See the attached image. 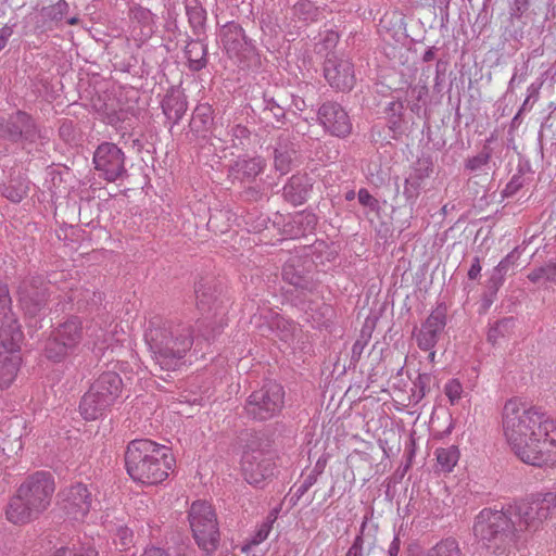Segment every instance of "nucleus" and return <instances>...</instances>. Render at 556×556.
Returning a JSON list of instances; mask_svg holds the SVG:
<instances>
[{"label":"nucleus","instance_id":"22","mask_svg":"<svg viewBox=\"0 0 556 556\" xmlns=\"http://www.w3.org/2000/svg\"><path fill=\"white\" fill-rule=\"evenodd\" d=\"M296 151L288 139L279 138L274 150V165L280 174H288L293 169Z\"/></svg>","mask_w":556,"mask_h":556},{"label":"nucleus","instance_id":"5","mask_svg":"<svg viewBox=\"0 0 556 556\" xmlns=\"http://www.w3.org/2000/svg\"><path fill=\"white\" fill-rule=\"evenodd\" d=\"M556 508V493L547 492L531 500L518 502L506 507L507 515L513 520L516 539L522 532H534Z\"/></svg>","mask_w":556,"mask_h":556},{"label":"nucleus","instance_id":"58","mask_svg":"<svg viewBox=\"0 0 556 556\" xmlns=\"http://www.w3.org/2000/svg\"><path fill=\"white\" fill-rule=\"evenodd\" d=\"M548 268H539L528 275L532 282H539L547 273Z\"/></svg>","mask_w":556,"mask_h":556},{"label":"nucleus","instance_id":"44","mask_svg":"<svg viewBox=\"0 0 556 556\" xmlns=\"http://www.w3.org/2000/svg\"><path fill=\"white\" fill-rule=\"evenodd\" d=\"M530 0H513L509 14L511 18L519 20L529 10Z\"/></svg>","mask_w":556,"mask_h":556},{"label":"nucleus","instance_id":"63","mask_svg":"<svg viewBox=\"0 0 556 556\" xmlns=\"http://www.w3.org/2000/svg\"><path fill=\"white\" fill-rule=\"evenodd\" d=\"M418 164L420 166L418 168V170H421L424 166H425V170L426 172H429V170L432 172L433 170V164H432V162L429 159L419 160Z\"/></svg>","mask_w":556,"mask_h":556},{"label":"nucleus","instance_id":"3","mask_svg":"<svg viewBox=\"0 0 556 556\" xmlns=\"http://www.w3.org/2000/svg\"><path fill=\"white\" fill-rule=\"evenodd\" d=\"M147 341L160 368L174 371L185 364L184 358L192 344L191 329L176 326L150 330Z\"/></svg>","mask_w":556,"mask_h":556},{"label":"nucleus","instance_id":"26","mask_svg":"<svg viewBox=\"0 0 556 556\" xmlns=\"http://www.w3.org/2000/svg\"><path fill=\"white\" fill-rule=\"evenodd\" d=\"M55 334L73 352L81 340V324L76 318L68 319L56 329Z\"/></svg>","mask_w":556,"mask_h":556},{"label":"nucleus","instance_id":"19","mask_svg":"<svg viewBox=\"0 0 556 556\" xmlns=\"http://www.w3.org/2000/svg\"><path fill=\"white\" fill-rule=\"evenodd\" d=\"M40 516L41 514L33 506L28 505V502L25 501L17 492L10 500L5 509V517L8 521L17 526L27 525L38 519Z\"/></svg>","mask_w":556,"mask_h":556},{"label":"nucleus","instance_id":"46","mask_svg":"<svg viewBox=\"0 0 556 556\" xmlns=\"http://www.w3.org/2000/svg\"><path fill=\"white\" fill-rule=\"evenodd\" d=\"M271 530V525L269 522H263L256 530L255 534L251 538V545H258L264 542Z\"/></svg>","mask_w":556,"mask_h":556},{"label":"nucleus","instance_id":"35","mask_svg":"<svg viewBox=\"0 0 556 556\" xmlns=\"http://www.w3.org/2000/svg\"><path fill=\"white\" fill-rule=\"evenodd\" d=\"M46 356L54 362H60L70 355L72 352L54 333L53 338L49 339L45 348Z\"/></svg>","mask_w":556,"mask_h":556},{"label":"nucleus","instance_id":"51","mask_svg":"<svg viewBox=\"0 0 556 556\" xmlns=\"http://www.w3.org/2000/svg\"><path fill=\"white\" fill-rule=\"evenodd\" d=\"M31 299L27 295L21 296V303L28 314H36L40 309V303H31Z\"/></svg>","mask_w":556,"mask_h":556},{"label":"nucleus","instance_id":"7","mask_svg":"<svg viewBox=\"0 0 556 556\" xmlns=\"http://www.w3.org/2000/svg\"><path fill=\"white\" fill-rule=\"evenodd\" d=\"M23 332L5 329L0 333V389L9 388L16 379L22 365L20 352Z\"/></svg>","mask_w":556,"mask_h":556},{"label":"nucleus","instance_id":"8","mask_svg":"<svg viewBox=\"0 0 556 556\" xmlns=\"http://www.w3.org/2000/svg\"><path fill=\"white\" fill-rule=\"evenodd\" d=\"M283 399V388L276 382H268L250 395L245 409L253 418L267 420L281 412Z\"/></svg>","mask_w":556,"mask_h":556},{"label":"nucleus","instance_id":"59","mask_svg":"<svg viewBox=\"0 0 556 556\" xmlns=\"http://www.w3.org/2000/svg\"><path fill=\"white\" fill-rule=\"evenodd\" d=\"M437 51H438L437 47L428 48L425 51L424 55L421 56L422 62L428 63V62L433 61L435 59Z\"/></svg>","mask_w":556,"mask_h":556},{"label":"nucleus","instance_id":"27","mask_svg":"<svg viewBox=\"0 0 556 556\" xmlns=\"http://www.w3.org/2000/svg\"><path fill=\"white\" fill-rule=\"evenodd\" d=\"M264 166L265 163L260 156L243 155L229 165V172L232 174H261Z\"/></svg>","mask_w":556,"mask_h":556},{"label":"nucleus","instance_id":"24","mask_svg":"<svg viewBox=\"0 0 556 556\" xmlns=\"http://www.w3.org/2000/svg\"><path fill=\"white\" fill-rule=\"evenodd\" d=\"M111 404H109L106 401L102 399V396L97 393L92 387L89 389V391L83 396L79 409L83 417L87 420H94L100 415H102L103 410L109 407Z\"/></svg>","mask_w":556,"mask_h":556},{"label":"nucleus","instance_id":"37","mask_svg":"<svg viewBox=\"0 0 556 556\" xmlns=\"http://www.w3.org/2000/svg\"><path fill=\"white\" fill-rule=\"evenodd\" d=\"M463 393V384L457 379H451L444 384V394L447 396L451 405L457 404Z\"/></svg>","mask_w":556,"mask_h":556},{"label":"nucleus","instance_id":"53","mask_svg":"<svg viewBox=\"0 0 556 556\" xmlns=\"http://www.w3.org/2000/svg\"><path fill=\"white\" fill-rule=\"evenodd\" d=\"M279 4L290 14H292L303 0H278Z\"/></svg>","mask_w":556,"mask_h":556},{"label":"nucleus","instance_id":"38","mask_svg":"<svg viewBox=\"0 0 556 556\" xmlns=\"http://www.w3.org/2000/svg\"><path fill=\"white\" fill-rule=\"evenodd\" d=\"M511 319H502L490 327L488 331V341L495 344L500 338L505 336V331L510 327Z\"/></svg>","mask_w":556,"mask_h":556},{"label":"nucleus","instance_id":"61","mask_svg":"<svg viewBox=\"0 0 556 556\" xmlns=\"http://www.w3.org/2000/svg\"><path fill=\"white\" fill-rule=\"evenodd\" d=\"M143 556H167L165 552L157 547H151L146 549Z\"/></svg>","mask_w":556,"mask_h":556},{"label":"nucleus","instance_id":"62","mask_svg":"<svg viewBox=\"0 0 556 556\" xmlns=\"http://www.w3.org/2000/svg\"><path fill=\"white\" fill-rule=\"evenodd\" d=\"M292 105L298 111H303L306 106L305 101L301 97H293Z\"/></svg>","mask_w":556,"mask_h":556},{"label":"nucleus","instance_id":"42","mask_svg":"<svg viewBox=\"0 0 556 556\" xmlns=\"http://www.w3.org/2000/svg\"><path fill=\"white\" fill-rule=\"evenodd\" d=\"M296 178H299V176H292L290 182L285 186L283 193L286 198L290 199L294 203H301L305 199L307 191L306 189H301L298 193H293L294 185L296 184Z\"/></svg>","mask_w":556,"mask_h":556},{"label":"nucleus","instance_id":"34","mask_svg":"<svg viewBox=\"0 0 556 556\" xmlns=\"http://www.w3.org/2000/svg\"><path fill=\"white\" fill-rule=\"evenodd\" d=\"M265 115H271L276 122L283 123L286 116V106L283 101L277 100L275 97H270L267 92L263 97Z\"/></svg>","mask_w":556,"mask_h":556},{"label":"nucleus","instance_id":"1","mask_svg":"<svg viewBox=\"0 0 556 556\" xmlns=\"http://www.w3.org/2000/svg\"><path fill=\"white\" fill-rule=\"evenodd\" d=\"M503 432L511 452L522 463L556 467V420L520 400H508L503 409Z\"/></svg>","mask_w":556,"mask_h":556},{"label":"nucleus","instance_id":"16","mask_svg":"<svg viewBox=\"0 0 556 556\" xmlns=\"http://www.w3.org/2000/svg\"><path fill=\"white\" fill-rule=\"evenodd\" d=\"M124 152L112 142H102L93 153L94 167L104 174H125Z\"/></svg>","mask_w":556,"mask_h":556},{"label":"nucleus","instance_id":"47","mask_svg":"<svg viewBox=\"0 0 556 556\" xmlns=\"http://www.w3.org/2000/svg\"><path fill=\"white\" fill-rule=\"evenodd\" d=\"M230 135L233 140H239L240 143H242L243 140L250 138L251 131L248 129V127L241 124H237L231 128Z\"/></svg>","mask_w":556,"mask_h":556},{"label":"nucleus","instance_id":"29","mask_svg":"<svg viewBox=\"0 0 556 556\" xmlns=\"http://www.w3.org/2000/svg\"><path fill=\"white\" fill-rule=\"evenodd\" d=\"M435 457L441 470L451 472L459 459V450L455 445L441 447L435 451Z\"/></svg>","mask_w":556,"mask_h":556},{"label":"nucleus","instance_id":"15","mask_svg":"<svg viewBox=\"0 0 556 556\" xmlns=\"http://www.w3.org/2000/svg\"><path fill=\"white\" fill-rule=\"evenodd\" d=\"M241 470L248 483L260 485L273 475L274 462L263 451H247L241 458Z\"/></svg>","mask_w":556,"mask_h":556},{"label":"nucleus","instance_id":"64","mask_svg":"<svg viewBox=\"0 0 556 556\" xmlns=\"http://www.w3.org/2000/svg\"><path fill=\"white\" fill-rule=\"evenodd\" d=\"M389 110L393 112V114H401V111L403 110V105L401 102H391L389 104Z\"/></svg>","mask_w":556,"mask_h":556},{"label":"nucleus","instance_id":"25","mask_svg":"<svg viewBox=\"0 0 556 556\" xmlns=\"http://www.w3.org/2000/svg\"><path fill=\"white\" fill-rule=\"evenodd\" d=\"M188 23L195 37H204L206 29V11L198 0H189L186 3Z\"/></svg>","mask_w":556,"mask_h":556},{"label":"nucleus","instance_id":"56","mask_svg":"<svg viewBox=\"0 0 556 556\" xmlns=\"http://www.w3.org/2000/svg\"><path fill=\"white\" fill-rule=\"evenodd\" d=\"M379 160H380V157L377 156L376 160H371L370 161L369 166H368V174H370V175H374V174H386V169H383L378 164Z\"/></svg>","mask_w":556,"mask_h":556},{"label":"nucleus","instance_id":"60","mask_svg":"<svg viewBox=\"0 0 556 556\" xmlns=\"http://www.w3.org/2000/svg\"><path fill=\"white\" fill-rule=\"evenodd\" d=\"M339 39L338 33L330 30L327 33V36L325 38V41L327 46H334Z\"/></svg>","mask_w":556,"mask_h":556},{"label":"nucleus","instance_id":"9","mask_svg":"<svg viewBox=\"0 0 556 556\" xmlns=\"http://www.w3.org/2000/svg\"><path fill=\"white\" fill-rule=\"evenodd\" d=\"M55 483L49 472L38 471L29 476L17 489V493L41 515L49 508Z\"/></svg>","mask_w":556,"mask_h":556},{"label":"nucleus","instance_id":"40","mask_svg":"<svg viewBox=\"0 0 556 556\" xmlns=\"http://www.w3.org/2000/svg\"><path fill=\"white\" fill-rule=\"evenodd\" d=\"M134 534L132 531L124 526H119L116 529L114 535V543L123 549L128 548L132 544Z\"/></svg>","mask_w":556,"mask_h":556},{"label":"nucleus","instance_id":"4","mask_svg":"<svg viewBox=\"0 0 556 556\" xmlns=\"http://www.w3.org/2000/svg\"><path fill=\"white\" fill-rule=\"evenodd\" d=\"M511 522L506 508L502 510L484 508L475 519L473 535L483 547L494 553L504 551L516 541Z\"/></svg>","mask_w":556,"mask_h":556},{"label":"nucleus","instance_id":"21","mask_svg":"<svg viewBox=\"0 0 556 556\" xmlns=\"http://www.w3.org/2000/svg\"><path fill=\"white\" fill-rule=\"evenodd\" d=\"M91 387L104 402L113 404L122 393L123 382L116 372L108 371L103 372Z\"/></svg>","mask_w":556,"mask_h":556},{"label":"nucleus","instance_id":"32","mask_svg":"<svg viewBox=\"0 0 556 556\" xmlns=\"http://www.w3.org/2000/svg\"><path fill=\"white\" fill-rule=\"evenodd\" d=\"M427 556H462V552L455 539L446 538L431 547Z\"/></svg>","mask_w":556,"mask_h":556},{"label":"nucleus","instance_id":"54","mask_svg":"<svg viewBox=\"0 0 556 556\" xmlns=\"http://www.w3.org/2000/svg\"><path fill=\"white\" fill-rule=\"evenodd\" d=\"M401 548V541L399 536H394L388 548V556H399Z\"/></svg>","mask_w":556,"mask_h":556},{"label":"nucleus","instance_id":"49","mask_svg":"<svg viewBox=\"0 0 556 556\" xmlns=\"http://www.w3.org/2000/svg\"><path fill=\"white\" fill-rule=\"evenodd\" d=\"M520 176H514L503 190L504 197L513 195L521 187Z\"/></svg>","mask_w":556,"mask_h":556},{"label":"nucleus","instance_id":"52","mask_svg":"<svg viewBox=\"0 0 556 556\" xmlns=\"http://www.w3.org/2000/svg\"><path fill=\"white\" fill-rule=\"evenodd\" d=\"M18 438H20V434L16 432V433H14L13 439H9V440L7 441V440L3 438V435H2V431H0V450H2L3 452H7L8 450H9V451H12V450H13V445H14L15 443H17Z\"/></svg>","mask_w":556,"mask_h":556},{"label":"nucleus","instance_id":"48","mask_svg":"<svg viewBox=\"0 0 556 556\" xmlns=\"http://www.w3.org/2000/svg\"><path fill=\"white\" fill-rule=\"evenodd\" d=\"M101 333L91 332L90 337H94L93 345L98 348L100 351L109 348L106 333L103 330H100Z\"/></svg>","mask_w":556,"mask_h":556},{"label":"nucleus","instance_id":"10","mask_svg":"<svg viewBox=\"0 0 556 556\" xmlns=\"http://www.w3.org/2000/svg\"><path fill=\"white\" fill-rule=\"evenodd\" d=\"M0 137L12 142H34L41 135L34 118L25 111L17 110L8 116H0Z\"/></svg>","mask_w":556,"mask_h":556},{"label":"nucleus","instance_id":"11","mask_svg":"<svg viewBox=\"0 0 556 556\" xmlns=\"http://www.w3.org/2000/svg\"><path fill=\"white\" fill-rule=\"evenodd\" d=\"M317 121L324 130L331 136L344 138L352 131L349 114L341 104L327 101L317 111Z\"/></svg>","mask_w":556,"mask_h":556},{"label":"nucleus","instance_id":"30","mask_svg":"<svg viewBox=\"0 0 556 556\" xmlns=\"http://www.w3.org/2000/svg\"><path fill=\"white\" fill-rule=\"evenodd\" d=\"M494 139H495V136H494V134H492L491 137L485 140L480 152L477 155L469 157L466 161V164H465L466 169L479 170V169H482V167L489 163V161L492 156V153H493V150L490 144Z\"/></svg>","mask_w":556,"mask_h":556},{"label":"nucleus","instance_id":"23","mask_svg":"<svg viewBox=\"0 0 556 556\" xmlns=\"http://www.w3.org/2000/svg\"><path fill=\"white\" fill-rule=\"evenodd\" d=\"M7 330L22 332L21 327L11 311V298L7 285L0 282V333Z\"/></svg>","mask_w":556,"mask_h":556},{"label":"nucleus","instance_id":"57","mask_svg":"<svg viewBox=\"0 0 556 556\" xmlns=\"http://www.w3.org/2000/svg\"><path fill=\"white\" fill-rule=\"evenodd\" d=\"M358 200L362 204L364 205H372L374 203V199L369 194V192L365 189H361L359 192H358Z\"/></svg>","mask_w":556,"mask_h":556},{"label":"nucleus","instance_id":"20","mask_svg":"<svg viewBox=\"0 0 556 556\" xmlns=\"http://www.w3.org/2000/svg\"><path fill=\"white\" fill-rule=\"evenodd\" d=\"M162 110L174 125L182 118L188 109L187 97L182 90L170 88L162 100Z\"/></svg>","mask_w":556,"mask_h":556},{"label":"nucleus","instance_id":"12","mask_svg":"<svg viewBox=\"0 0 556 556\" xmlns=\"http://www.w3.org/2000/svg\"><path fill=\"white\" fill-rule=\"evenodd\" d=\"M220 41L230 58L243 59L255 53L256 48L241 25L235 21L227 22L219 31Z\"/></svg>","mask_w":556,"mask_h":556},{"label":"nucleus","instance_id":"17","mask_svg":"<svg viewBox=\"0 0 556 556\" xmlns=\"http://www.w3.org/2000/svg\"><path fill=\"white\" fill-rule=\"evenodd\" d=\"M445 324V315L443 312H432L416 336L418 346L421 350H432Z\"/></svg>","mask_w":556,"mask_h":556},{"label":"nucleus","instance_id":"28","mask_svg":"<svg viewBox=\"0 0 556 556\" xmlns=\"http://www.w3.org/2000/svg\"><path fill=\"white\" fill-rule=\"evenodd\" d=\"M1 193L12 202H20L27 192V187L18 176H5L0 184Z\"/></svg>","mask_w":556,"mask_h":556},{"label":"nucleus","instance_id":"31","mask_svg":"<svg viewBox=\"0 0 556 556\" xmlns=\"http://www.w3.org/2000/svg\"><path fill=\"white\" fill-rule=\"evenodd\" d=\"M518 257L519 255L517 254L516 250H514L498 263V265L494 268L490 279L493 287L498 288L503 285L505 275L510 267L516 265Z\"/></svg>","mask_w":556,"mask_h":556},{"label":"nucleus","instance_id":"2","mask_svg":"<svg viewBox=\"0 0 556 556\" xmlns=\"http://www.w3.org/2000/svg\"><path fill=\"white\" fill-rule=\"evenodd\" d=\"M128 475L143 484L163 482L174 466L170 448L151 440L131 441L125 455Z\"/></svg>","mask_w":556,"mask_h":556},{"label":"nucleus","instance_id":"6","mask_svg":"<svg viewBox=\"0 0 556 556\" xmlns=\"http://www.w3.org/2000/svg\"><path fill=\"white\" fill-rule=\"evenodd\" d=\"M188 519L193 538L199 547L205 552L216 549L219 532L216 515L211 504L205 501L193 502L189 510Z\"/></svg>","mask_w":556,"mask_h":556},{"label":"nucleus","instance_id":"43","mask_svg":"<svg viewBox=\"0 0 556 556\" xmlns=\"http://www.w3.org/2000/svg\"><path fill=\"white\" fill-rule=\"evenodd\" d=\"M127 112L124 110L108 112L104 116V122L115 128L121 127L127 119Z\"/></svg>","mask_w":556,"mask_h":556},{"label":"nucleus","instance_id":"45","mask_svg":"<svg viewBox=\"0 0 556 556\" xmlns=\"http://www.w3.org/2000/svg\"><path fill=\"white\" fill-rule=\"evenodd\" d=\"M193 119H200L203 125H206L212 119V108L210 104H199L193 113Z\"/></svg>","mask_w":556,"mask_h":556},{"label":"nucleus","instance_id":"13","mask_svg":"<svg viewBox=\"0 0 556 556\" xmlns=\"http://www.w3.org/2000/svg\"><path fill=\"white\" fill-rule=\"evenodd\" d=\"M60 506L73 521H85L90 507V493L86 485L77 483L60 493Z\"/></svg>","mask_w":556,"mask_h":556},{"label":"nucleus","instance_id":"41","mask_svg":"<svg viewBox=\"0 0 556 556\" xmlns=\"http://www.w3.org/2000/svg\"><path fill=\"white\" fill-rule=\"evenodd\" d=\"M52 556H98V552L91 546H80L75 551L61 547Z\"/></svg>","mask_w":556,"mask_h":556},{"label":"nucleus","instance_id":"14","mask_svg":"<svg viewBox=\"0 0 556 556\" xmlns=\"http://www.w3.org/2000/svg\"><path fill=\"white\" fill-rule=\"evenodd\" d=\"M324 76L337 91L351 90L355 83L353 64L350 60L328 54L324 62Z\"/></svg>","mask_w":556,"mask_h":556},{"label":"nucleus","instance_id":"33","mask_svg":"<svg viewBox=\"0 0 556 556\" xmlns=\"http://www.w3.org/2000/svg\"><path fill=\"white\" fill-rule=\"evenodd\" d=\"M320 14V9L313 1L303 0L291 15L300 21L314 23L318 21Z\"/></svg>","mask_w":556,"mask_h":556},{"label":"nucleus","instance_id":"36","mask_svg":"<svg viewBox=\"0 0 556 556\" xmlns=\"http://www.w3.org/2000/svg\"><path fill=\"white\" fill-rule=\"evenodd\" d=\"M67 3L65 1H59L58 3L42 8L40 14L45 20L49 21H61L66 12Z\"/></svg>","mask_w":556,"mask_h":556},{"label":"nucleus","instance_id":"55","mask_svg":"<svg viewBox=\"0 0 556 556\" xmlns=\"http://www.w3.org/2000/svg\"><path fill=\"white\" fill-rule=\"evenodd\" d=\"M481 273V266H480V262H479V258L476 257L468 270V277L470 279H476Z\"/></svg>","mask_w":556,"mask_h":556},{"label":"nucleus","instance_id":"39","mask_svg":"<svg viewBox=\"0 0 556 556\" xmlns=\"http://www.w3.org/2000/svg\"><path fill=\"white\" fill-rule=\"evenodd\" d=\"M59 136L60 138L68 144H73L77 142V132L74 126V123L70 119H63L59 127Z\"/></svg>","mask_w":556,"mask_h":556},{"label":"nucleus","instance_id":"50","mask_svg":"<svg viewBox=\"0 0 556 556\" xmlns=\"http://www.w3.org/2000/svg\"><path fill=\"white\" fill-rule=\"evenodd\" d=\"M12 35L13 26L4 25L0 28V51L4 49Z\"/></svg>","mask_w":556,"mask_h":556},{"label":"nucleus","instance_id":"18","mask_svg":"<svg viewBox=\"0 0 556 556\" xmlns=\"http://www.w3.org/2000/svg\"><path fill=\"white\" fill-rule=\"evenodd\" d=\"M206 36L204 37H190L187 36L186 46L184 49L185 55L188 62V68L191 72H200L207 66L208 63V50L207 43L205 42Z\"/></svg>","mask_w":556,"mask_h":556}]
</instances>
